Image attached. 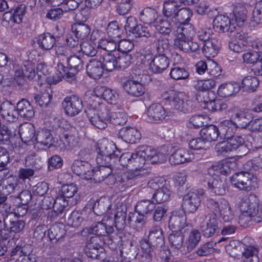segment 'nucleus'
I'll use <instances>...</instances> for the list:
<instances>
[{"label": "nucleus", "instance_id": "1", "mask_svg": "<svg viewBox=\"0 0 262 262\" xmlns=\"http://www.w3.org/2000/svg\"><path fill=\"white\" fill-rule=\"evenodd\" d=\"M206 207L214 212L204 216L203 221L200 225L203 235L207 237L212 236L219 229L218 220L216 213L219 214L225 222H230L233 219V214L228 202L221 199L215 201L211 198L206 199L205 202Z\"/></svg>", "mask_w": 262, "mask_h": 262}, {"label": "nucleus", "instance_id": "2", "mask_svg": "<svg viewBox=\"0 0 262 262\" xmlns=\"http://www.w3.org/2000/svg\"><path fill=\"white\" fill-rule=\"evenodd\" d=\"M98 155L96 160L99 165L118 166L120 151L112 143L103 141L99 143L97 148Z\"/></svg>", "mask_w": 262, "mask_h": 262}, {"label": "nucleus", "instance_id": "3", "mask_svg": "<svg viewBox=\"0 0 262 262\" xmlns=\"http://www.w3.org/2000/svg\"><path fill=\"white\" fill-rule=\"evenodd\" d=\"M90 107L85 111L87 117L91 124L97 128L102 129L106 127L108 122L109 110L104 104L94 101L89 102Z\"/></svg>", "mask_w": 262, "mask_h": 262}, {"label": "nucleus", "instance_id": "4", "mask_svg": "<svg viewBox=\"0 0 262 262\" xmlns=\"http://www.w3.org/2000/svg\"><path fill=\"white\" fill-rule=\"evenodd\" d=\"M258 200L254 194L246 196L242 198L238 204L241 211L238 222L244 226L248 224L251 218L259 213Z\"/></svg>", "mask_w": 262, "mask_h": 262}, {"label": "nucleus", "instance_id": "5", "mask_svg": "<svg viewBox=\"0 0 262 262\" xmlns=\"http://www.w3.org/2000/svg\"><path fill=\"white\" fill-rule=\"evenodd\" d=\"M230 181L235 187L247 191L254 190L258 187L257 177L248 171L234 173Z\"/></svg>", "mask_w": 262, "mask_h": 262}, {"label": "nucleus", "instance_id": "6", "mask_svg": "<svg viewBox=\"0 0 262 262\" xmlns=\"http://www.w3.org/2000/svg\"><path fill=\"white\" fill-rule=\"evenodd\" d=\"M139 147L134 152H127L121 155L119 157V164L123 167L134 168L141 170V168L145 163V160L142 154H140Z\"/></svg>", "mask_w": 262, "mask_h": 262}, {"label": "nucleus", "instance_id": "7", "mask_svg": "<svg viewBox=\"0 0 262 262\" xmlns=\"http://www.w3.org/2000/svg\"><path fill=\"white\" fill-rule=\"evenodd\" d=\"M141 171L134 169L122 174L116 173L114 184L122 183L126 187L135 185L142 177Z\"/></svg>", "mask_w": 262, "mask_h": 262}, {"label": "nucleus", "instance_id": "8", "mask_svg": "<svg viewBox=\"0 0 262 262\" xmlns=\"http://www.w3.org/2000/svg\"><path fill=\"white\" fill-rule=\"evenodd\" d=\"M65 113L70 116L78 114L83 108L81 99L76 95L66 97L62 102Z\"/></svg>", "mask_w": 262, "mask_h": 262}, {"label": "nucleus", "instance_id": "9", "mask_svg": "<svg viewBox=\"0 0 262 262\" xmlns=\"http://www.w3.org/2000/svg\"><path fill=\"white\" fill-rule=\"evenodd\" d=\"M173 96L172 100V105L174 109L179 112L183 113H189L191 112L194 108L193 102L189 100L185 101V94L181 92H177Z\"/></svg>", "mask_w": 262, "mask_h": 262}, {"label": "nucleus", "instance_id": "10", "mask_svg": "<svg viewBox=\"0 0 262 262\" xmlns=\"http://www.w3.org/2000/svg\"><path fill=\"white\" fill-rule=\"evenodd\" d=\"M139 148L141 151L140 154H142L145 162L156 164L162 163L166 161L167 157L165 154L157 151L150 146L142 145Z\"/></svg>", "mask_w": 262, "mask_h": 262}, {"label": "nucleus", "instance_id": "11", "mask_svg": "<svg viewBox=\"0 0 262 262\" xmlns=\"http://www.w3.org/2000/svg\"><path fill=\"white\" fill-rule=\"evenodd\" d=\"M213 27L215 31L219 32H230L233 33L236 29L234 22H232L231 18L227 16L219 15L214 19Z\"/></svg>", "mask_w": 262, "mask_h": 262}, {"label": "nucleus", "instance_id": "12", "mask_svg": "<svg viewBox=\"0 0 262 262\" xmlns=\"http://www.w3.org/2000/svg\"><path fill=\"white\" fill-rule=\"evenodd\" d=\"M194 158V154L190 150L179 148L174 150L169 160L171 164L179 165L192 161Z\"/></svg>", "mask_w": 262, "mask_h": 262}, {"label": "nucleus", "instance_id": "13", "mask_svg": "<svg viewBox=\"0 0 262 262\" xmlns=\"http://www.w3.org/2000/svg\"><path fill=\"white\" fill-rule=\"evenodd\" d=\"M73 172L86 180L92 179L93 167L87 161L77 160L71 166Z\"/></svg>", "mask_w": 262, "mask_h": 262}, {"label": "nucleus", "instance_id": "14", "mask_svg": "<svg viewBox=\"0 0 262 262\" xmlns=\"http://www.w3.org/2000/svg\"><path fill=\"white\" fill-rule=\"evenodd\" d=\"M200 205V197L195 192L190 191L183 197L182 207L185 212L194 213L197 210Z\"/></svg>", "mask_w": 262, "mask_h": 262}, {"label": "nucleus", "instance_id": "15", "mask_svg": "<svg viewBox=\"0 0 262 262\" xmlns=\"http://www.w3.org/2000/svg\"><path fill=\"white\" fill-rule=\"evenodd\" d=\"M230 118L235 125L236 129H247L250 116L244 112L236 108H232L228 111Z\"/></svg>", "mask_w": 262, "mask_h": 262}, {"label": "nucleus", "instance_id": "16", "mask_svg": "<svg viewBox=\"0 0 262 262\" xmlns=\"http://www.w3.org/2000/svg\"><path fill=\"white\" fill-rule=\"evenodd\" d=\"M146 120L150 122L162 121L167 116V113L163 106L159 103L151 104L146 112Z\"/></svg>", "mask_w": 262, "mask_h": 262}, {"label": "nucleus", "instance_id": "17", "mask_svg": "<svg viewBox=\"0 0 262 262\" xmlns=\"http://www.w3.org/2000/svg\"><path fill=\"white\" fill-rule=\"evenodd\" d=\"M169 59L166 55L155 54L149 63V70L155 74L163 73L169 66Z\"/></svg>", "mask_w": 262, "mask_h": 262}, {"label": "nucleus", "instance_id": "18", "mask_svg": "<svg viewBox=\"0 0 262 262\" xmlns=\"http://www.w3.org/2000/svg\"><path fill=\"white\" fill-rule=\"evenodd\" d=\"M141 241H145L149 246L154 248L164 243V236L162 229L159 226L152 227L149 231L147 238H144Z\"/></svg>", "mask_w": 262, "mask_h": 262}, {"label": "nucleus", "instance_id": "19", "mask_svg": "<svg viewBox=\"0 0 262 262\" xmlns=\"http://www.w3.org/2000/svg\"><path fill=\"white\" fill-rule=\"evenodd\" d=\"M32 248L30 245L16 246L11 251V256L23 257L19 262H35L34 255L32 254Z\"/></svg>", "mask_w": 262, "mask_h": 262}, {"label": "nucleus", "instance_id": "20", "mask_svg": "<svg viewBox=\"0 0 262 262\" xmlns=\"http://www.w3.org/2000/svg\"><path fill=\"white\" fill-rule=\"evenodd\" d=\"M97 238L92 237L90 242L87 245L85 253L88 257L100 260L105 256L104 249L99 244L94 243Z\"/></svg>", "mask_w": 262, "mask_h": 262}, {"label": "nucleus", "instance_id": "21", "mask_svg": "<svg viewBox=\"0 0 262 262\" xmlns=\"http://www.w3.org/2000/svg\"><path fill=\"white\" fill-rule=\"evenodd\" d=\"M100 168L98 169L93 170L92 179L96 183H100L103 181L105 179L108 180L115 179V174L111 176L112 169L118 168L117 166H103L99 165Z\"/></svg>", "mask_w": 262, "mask_h": 262}, {"label": "nucleus", "instance_id": "22", "mask_svg": "<svg viewBox=\"0 0 262 262\" xmlns=\"http://www.w3.org/2000/svg\"><path fill=\"white\" fill-rule=\"evenodd\" d=\"M25 12V5L20 4L15 9L6 12L3 15V19L8 23L19 24Z\"/></svg>", "mask_w": 262, "mask_h": 262}, {"label": "nucleus", "instance_id": "23", "mask_svg": "<svg viewBox=\"0 0 262 262\" xmlns=\"http://www.w3.org/2000/svg\"><path fill=\"white\" fill-rule=\"evenodd\" d=\"M207 186L208 190L216 195H224L227 192V186L225 181L219 178L208 179Z\"/></svg>", "mask_w": 262, "mask_h": 262}, {"label": "nucleus", "instance_id": "24", "mask_svg": "<svg viewBox=\"0 0 262 262\" xmlns=\"http://www.w3.org/2000/svg\"><path fill=\"white\" fill-rule=\"evenodd\" d=\"M118 137L126 142L135 143L140 139L141 134L137 128L127 126L120 129Z\"/></svg>", "mask_w": 262, "mask_h": 262}, {"label": "nucleus", "instance_id": "25", "mask_svg": "<svg viewBox=\"0 0 262 262\" xmlns=\"http://www.w3.org/2000/svg\"><path fill=\"white\" fill-rule=\"evenodd\" d=\"M18 133L21 141L27 144L35 143V128L30 123H24L19 127Z\"/></svg>", "mask_w": 262, "mask_h": 262}, {"label": "nucleus", "instance_id": "26", "mask_svg": "<svg viewBox=\"0 0 262 262\" xmlns=\"http://www.w3.org/2000/svg\"><path fill=\"white\" fill-rule=\"evenodd\" d=\"M169 225L175 230L182 231L188 224L184 210L173 211L169 221Z\"/></svg>", "mask_w": 262, "mask_h": 262}, {"label": "nucleus", "instance_id": "27", "mask_svg": "<svg viewBox=\"0 0 262 262\" xmlns=\"http://www.w3.org/2000/svg\"><path fill=\"white\" fill-rule=\"evenodd\" d=\"M156 30L161 34L169 35L170 32L174 34V30L177 28L176 22L172 19L166 17L165 19H159L156 21L155 24Z\"/></svg>", "mask_w": 262, "mask_h": 262}, {"label": "nucleus", "instance_id": "28", "mask_svg": "<svg viewBox=\"0 0 262 262\" xmlns=\"http://www.w3.org/2000/svg\"><path fill=\"white\" fill-rule=\"evenodd\" d=\"M103 68L101 59H93L86 66L88 75L93 79L100 78L103 73Z\"/></svg>", "mask_w": 262, "mask_h": 262}, {"label": "nucleus", "instance_id": "29", "mask_svg": "<svg viewBox=\"0 0 262 262\" xmlns=\"http://www.w3.org/2000/svg\"><path fill=\"white\" fill-rule=\"evenodd\" d=\"M67 63L69 68V71L67 74L68 77L73 80L75 75L83 67V61L79 56L76 55L70 56L67 58Z\"/></svg>", "mask_w": 262, "mask_h": 262}, {"label": "nucleus", "instance_id": "30", "mask_svg": "<svg viewBox=\"0 0 262 262\" xmlns=\"http://www.w3.org/2000/svg\"><path fill=\"white\" fill-rule=\"evenodd\" d=\"M94 93L96 96L103 98L110 104L115 103L118 99V94L115 91L105 86L96 87Z\"/></svg>", "mask_w": 262, "mask_h": 262}, {"label": "nucleus", "instance_id": "31", "mask_svg": "<svg viewBox=\"0 0 262 262\" xmlns=\"http://www.w3.org/2000/svg\"><path fill=\"white\" fill-rule=\"evenodd\" d=\"M88 231L90 233L98 236H106L114 232V228L112 226L108 225L104 223V220H103L93 224L88 229Z\"/></svg>", "mask_w": 262, "mask_h": 262}, {"label": "nucleus", "instance_id": "32", "mask_svg": "<svg viewBox=\"0 0 262 262\" xmlns=\"http://www.w3.org/2000/svg\"><path fill=\"white\" fill-rule=\"evenodd\" d=\"M123 87L126 93L132 96L139 97L145 93L144 86L135 80H129L125 81L123 84Z\"/></svg>", "mask_w": 262, "mask_h": 262}, {"label": "nucleus", "instance_id": "33", "mask_svg": "<svg viewBox=\"0 0 262 262\" xmlns=\"http://www.w3.org/2000/svg\"><path fill=\"white\" fill-rule=\"evenodd\" d=\"M3 222L6 229V233H9L10 237H11L10 234L11 233H17L21 232L26 225L23 220L11 221L9 220L8 215L4 217Z\"/></svg>", "mask_w": 262, "mask_h": 262}, {"label": "nucleus", "instance_id": "34", "mask_svg": "<svg viewBox=\"0 0 262 262\" xmlns=\"http://www.w3.org/2000/svg\"><path fill=\"white\" fill-rule=\"evenodd\" d=\"M247 14L246 7L239 5L234 8L232 14H230V18L232 22H234L236 27H241L246 19Z\"/></svg>", "mask_w": 262, "mask_h": 262}, {"label": "nucleus", "instance_id": "35", "mask_svg": "<svg viewBox=\"0 0 262 262\" xmlns=\"http://www.w3.org/2000/svg\"><path fill=\"white\" fill-rule=\"evenodd\" d=\"M220 42L216 38H211L204 42L202 52L206 57L215 56L220 48Z\"/></svg>", "mask_w": 262, "mask_h": 262}, {"label": "nucleus", "instance_id": "36", "mask_svg": "<svg viewBox=\"0 0 262 262\" xmlns=\"http://www.w3.org/2000/svg\"><path fill=\"white\" fill-rule=\"evenodd\" d=\"M72 33L83 42L87 40L91 33V27L84 23H75L72 26Z\"/></svg>", "mask_w": 262, "mask_h": 262}, {"label": "nucleus", "instance_id": "37", "mask_svg": "<svg viewBox=\"0 0 262 262\" xmlns=\"http://www.w3.org/2000/svg\"><path fill=\"white\" fill-rule=\"evenodd\" d=\"M145 241H141V251L135 257L140 262H151L155 255L154 248L150 247Z\"/></svg>", "mask_w": 262, "mask_h": 262}, {"label": "nucleus", "instance_id": "38", "mask_svg": "<svg viewBox=\"0 0 262 262\" xmlns=\"http://www.w3.org/2000/svg\"><path fill=\"white\" fill-rule=\"evenodd\" d=\"M127 209L125 205H117L116 212L114 215L115 226L118 230H123L126 226Z\"/></svg>", "mask_w": 262, "mask_h": 262}, {"label": "nucleus", "instance_id": "39", "mask_svg": "<svg viewBox=\"0 0 262 262\" xmlns=\"http://www.w3.org/2000/svg\"><path fill=\"white\" fill-rule=\"evenodd\" d=\"M241 87L236 82H229L220 85L217 90V94L222 97H228L238 93Z\"/></svg>", "mask_w": 262, "mask_h": 262}, {"label": "nucleus", "instance_id": "40", "mask_svg": "<svg viewBox=\"0 0 262 262\" xmlns=\"http://www.w3.org/2000/svg\"><path fill=\"white\" fill-rule=\"evenodd\" d=\"M17 114L27 119L32 118L34 115V111L30 103L23 99L17 103Z\"/></svg>", "mask_w": 262, "mask_h": 262}, {"label": "nucleus", "instance_id": "41", "mask_svg": "<svg viewBox=\"0 0 262 262\" xmlns=\"http://www.w3.org/2000/svg\"><path fill=\"white\" fill-rule=\"evenodd\" d=\"M221 137L229 139L235 133L236 128L231 120H226L221 122L217 127Z\"/></svg>", "mask_w": 262, "mask_h": 262}, {"label": "nucleus", "instance_id": "42", "mask_svg": "<svg viewBox=\"0 0 262 262\" xmlns=\"http://www.w3.org/2000/svg\"><path fill=\"white\" fill-rule=\"evenodd\" d=\"M64 138V144L69 149L75 148L79 145L80 139L75 127H71L69 131L65 133Z\"/></svg>", "mask_w": 262, "mask_h": 262}, {"label": "nucleus", "instance_id": "43", "mask_svg": "<svg viewBox=\"0 0 262 262\" xmlns=\"http://www.w3.org/2000/svg\"><path fill=\"white\" fill-rule=\"evenodd\" d=\"M66 234L64 225L61 223L52 225L48 230V235L53 243H56L61 239Z\"/></svg>", "mask_w": 262, "mask_h": 262}, {"label": "nucleus", "instance_id": "44", "mask_svg": "<svg viewBox=\"0 0 262 262\" xmlns=\"http://www.w3.org/2000/svg\"><path fill=\"white\" fill-rule=\"evenodd\" d=\"M53 136L50 130L42 129L37 131L35 138V143L43 146L50 147L52 144Z\"/></svg>", "mask_w": 262, "mask_h": 262}, {"label": "nucleus", "instance_id": "45", "mask_svg": "<svg viewBox=\"0 0 262 262\" xmlns=\"http://www.w3.org/2000/svg\"><path fill=\"white\" fill-rule=\"evenodd\" d=\"M2 117L8 122H15L17 120V112L15 111V106L10 102L3 103L1 111Z\"/></svg>", "mask_w": 262, "mask_h": 262}, {"label": "nucleus", "instance_id": "46", "mask_svg": "<svg viewBox=\"0 0 262 262\" xmlns=\"http://www.w3.org/2000/svg\"><path fill=\"white\" fill-rule=\"evenodd\" d=\"M196 34L199 39L203 42L212 38L211 36L213 32L211 27V22L200 21Z\"/></svg>", "mask_w": 262, "mask_h": 262}, {"label": "nucleus", "instance_id": "47", "mask_svg": "<svg viewBox=\"0 0 262 262\" xmlns=\"http://www.w3.org/2000/svg\"><path fill=\"white\" fill-rule=\"evenodd\" d=\"M36 42L41 49L49 50L54 47L55 43V38L51 34L44 33L37 37Z\"/></svg>", "mask_w": 262, "mask_h": 262}, {"label": "nucleus", "instance_id": "48", "mask_svg": "<svg viewBox=\"0 0 262 262\" xmlns=\"http://www.w3.org/2000/svg\"><path fill=\"white\" fill-rule=\"evenodd\" d=\"M111 206V203L108 199L101 198L94 203L92 208L95 214L102 215L108 212Z\"/></svg>", "mask_w": 262, "mask_h": 262}, {"label": "nucleus", "instance_id": "49", "mask_svg": "<svg viewBox=\"0 0 262 262\" xmlns=\"http://www.w3.org/2000/svg\"><path fill=\"white\" fill-rule=\"evenodd\" d=\"M200 134L206 142L215 141L220 135L217 127L213 125L202 128Z\"/></svg>", "mask_w": 262, "mask_h": 262}, {"label": "nucleus", "instance_id": "50", "mask_svg": "<svg viewBox=\"0 0 262 262\" xmlns=\"http://www.w3.org/2000/svg\"><path fill=\"white\" fill-rule=\"evenodd\" d=\"M18 180L13 177H9L0 186V191L2 194L8 196L17 190Z\"/></svg>", "mask_w": 262, "mask_h": 262}, {"label": "nucleus", "instance_id": "51", "mask_svg": "<svg viewBox=\"0 0 262 262\" xmlns=\"http://www.w3.org/2000/svg\"><path fill=\"white\" fill-rule=\"evenodd\" d=\"M103 68L107 71H113L117 69V58L111 53H106L100 55Z\"/></svg>", "mask_w": 262, "mask_h": 262}, {"label": "nucleus", "instance_id": "52", "mask_svg": "<svg viewBox=\"0 0 262 262\" xmlns=\"http://www.w3.org/2000/svg\"><path fill=\"white\" fill-rule=\"evenodd\" d=\"M156 11L151 8H146L142 10L139 15L140 20L144 24L151 25L157 20Z\"/></svg>", "mask_w": 262, "mask_h": 262}, {"label": "nucleus", "instance_id": "53", "mask_svg": "<svg viewBox=\"0 0 262 262\" xmlns=\"http://www.w3.org/2000/svg\"><path fill=\"white\" fill-rule=\"evenodd\" d=\"M258 250L253 246H246L242 252L243 262H259Z\"/></svg>", "mask_w": 262, "mask_h": 262}, {"label": "nucleus", "instance_id": "54", "mask_svg": "<svg viewBox=\"0 0 262 262\" xmlns=\"http://www.w3.org/2000/svg\"><path fill=\"white\" fill-rule=\"evenodd\" d=\"M192 15V12L190 9L187 8L180 9L177 12L174 19L172 20L176 22V25L186 24Z\"/></svg>", "mask_w": 262, "mask_h": 262}, {"label": "nucleus", "instance_id": "55", "mask_svg": "<svg viewBox=\"0 0 262 262\" xmlns=\"http://www.w3.org/2000/svg\"><path fill=\"white\" fill-rule=\"evenodd\" d=\"M215 85V81L213 78L194 80L192 85L195 90L201 92L208 91Z\"/></svg>", "mask_w": 262, "mask_h": 262}, {"label": "nucleus", "instance_id": "56", "mask_svg": "<svg viewBox=\"0 0 262 262\" xmlns=\"http://www.w3.org/2000/svg\"><path fill=\"white\" fill-rule=\"evenodd\" d=\"M171 78L175 80H186L189 77V72L184 67L173 65L169 73Z\"/></svg>", "mask_w": 262, "mask_h": 262}, {"label": "nucleus", "instance_id": "57", "mask_svg": "<svg viewBox=\"0 0 262 262\" xmlns=\"http://www.w3.org/2000/svg\"><path fill=\"white\" fill-rule=\"evenodd\" d=\"M184 235L182 231H172L168 236V241L171 247L180 249L184 244Z\"/></svg>", "mask_w": 262, "mask_h": 262}, {"label": "nucleus", "instance_id": "58", "mask_svg": "<svg viewBox=\"0 0 262 262\" xmlns=\"http://www.w3.org/2000/svg\"><path fill=\"white\" fill-rule=\"evenodd\" d=\"M108 122L115 125H123L127 121V116L123 112H111L109 110Z\"/></svg>", "mask_w": 262, "mask_h": 262}, {"label": "nucleus", "instance_id": "59", "mask_svg": "<svg viewBox=\"0 0 262 262\" xmlns=\"http://www.w3.org/2000/svg\"><path fill=\"white\" fill-rule=\"evenodd\" d=\"M195 34L194 28L193 26L188 23L177 25L174 34H182L183 37L191 39Z\"/></svg>", "mask_w": 262, "mask_h": 262}, {"label": "nucleus", "instance_id": "60", "mask_svg": "<svg viewBox=\"0 0 262 262\" xmlns=\"http://www.w3.org/2000/svg\"><path fill=\"white\" fill-rule=\"evenodd\" d=\"M155 208V203L149 200H143L139 201L136 206V210L138 213L145 215L151 213Z\"/></svg>", "mask_w": 262, "mask_h": 262}, {"label": "nucleus", "instance_id": "61", "mask_svg": "<svg viewBox=\"0 0 262 262\" xmlns=\"http://www.w3.org/2000/svg\"><path fill=\"white\" fill-rule=\"evenodd\" d=\"M259 85V80L255 76H248L245 77L242 83V88L245 91L253 92Z\"/></svg>", "mask_w": 262, "mask_h": 262}, {"label": "nucleus", "instance_id": "62", "mask_svg": "<svg viewBox=\"0 0 262 262\" xmlns=\"http://www.w3.org/2000/svg\"><path fill=\"white\" fill-rule=\"evenodd\" d=\"M171 194V191L166 186L162 187L158 191H155L152 194V198L157 203L161 204L167 201Z\"/></svg>", "mask_w": 262, "mask_h": 262}, {"label": "nucleus", "instance_id": "63", "mask_svg": "<svg viewBox=\"0 0 262 262\" xmlns=\"http://www.w3.org/2000/svg\"><path fill=\"white\" fill-rule=\"evenodd\" d=\"M118 40L109 37L108 38H102L98 43V47L107 53L114 51L117 49Z\"/></svg>", "mask_w": 262, "mask_h": 262}, {"label": "nucleus", "instance_id": "64", "mask_svg": "<svg viewBox=\"0 0 262 262\" xmlns=\"http://www.w3.org/2000/svg\"><path fill=\"white\" fill-rule=\"evenodd\" d=\"M178 10V5L175 0H168L164 3L163 14L165 17L174 19Z\"/></svg>", "mask_w": 262, "mask_h": 262}]
</instances>
